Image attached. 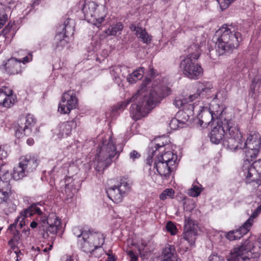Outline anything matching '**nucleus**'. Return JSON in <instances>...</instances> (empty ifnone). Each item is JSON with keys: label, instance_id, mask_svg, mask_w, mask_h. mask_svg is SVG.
Returning <instances> with one entry per match:
<instances>
[{"label": "nucleus", "instance_id": "f257e3e1", "mask_svg": "<svg viewBox=\"0 0 261 261\" xmlns=\"http://www.w3.org/2000/svg\"><path fill=\"white\" fill-rule=\"evenodd\" d=\"M150 80L146 79L143 81L141 88L138 92L132 97L125 101L119 102L114 107L116 111H123L126 106L132 101L134 102L130 108V114L134 120H139L145 116L153 108L159 99L163 97L162 93L157 91L158 87H153L148 90L147 86L150 84Z\"/></svg>", "mask_w": 261, "mask_h": 261}, {"label": "nucleus", "instance_id": "f03ea898", "mask_svg": "<svg viewBox=\"0 0 261 261\" xmlns=\"http://www.w3.org/2000/svg\"><path fill=\"white\" fill-rule=\"evenodd\" d=\"M220 124L214 127L210 133L211 141L218 144L223 140L224 146L231 150H235L237 147H241L239 144L241 133L238 124L234 120H224Z\"/></svg>", "mask_w": 261, "mask_h": 261}, {"label": "nucleus", "instance_id": "7ed1b4c3", "mask_svg": "<svg viewBox=\"0 0 261 261\" xmlns=\"http://www.w3.org/2000/svg\"><path fill=\"white\" fill-rule=\"evenodd\" d=\"M216 45L219 55L231 53L241 41V35L235 25L224 24L216 32Z\"/></svg>", "mask_w": 261, "mask_h": 261}, {"label": "nucleus", "instance_id": "20e7f679", "mask_svg": "<svg viewBox=\"0 0 261 261\" xmlns=\"http://www.w3.org/2000/svg\"><path fill=\"white\" fill-rule=\"evenodd\" d=\"M116 156L117 158L119 154L116 150L115 142L111 136L106 137L97 149V164L95 169L98 171L105 169L113 162Z\"/></svg>", "mask_w": 261, "mask_h": 261}, {"label": "nucleus", "instance_id": "39448f33", "mask_svg": "<svg viewBox=\"0 0 261 261\" xmlns=\"http://www.w3.org/2000/svg\"><path fill=\"white\" fill-rule=\"evenodd\" d=\"M85 18L99 28L106 16L105 8L93 0H86L82 8Z\"/></svg>", "mask_w": 261, "mask_h": 261}, {"label": "nucleus", "instance_id": "423d86ee", "mask_svg": "<svg viewBox=\"0 0 261 261\" xmlns=\"http://www.w3.org/2000/svg\"><path fill=\"white\" fill-rule=\"evenodd\" d=\"M249 241H245L244 244L239 248H234L230 253L228 261H256L260 253L255 251L254 248Z\"/></svg>", "mask_w": 261, "mask_h": 261}, {"label": "nucleus", "instance_id": "0eeeda50", "mask_svg": "<svg viewBox=\"0 0 261 261\" xmlns=\"http://www.w3.org/2000/svg\"><path fill=\"white\" fill-rule=\"evenodd\" d=\"M239 143L242 145V146L241 147L236 148L235 150L245 148L246 156L248 158H250L251 160L255 159L260 152L261 148V137L258 133L250 134L244 143H243L242 135H241Z\"/></svg>", "mask_w": 261, "mask_h": 261}, {"label": "nucleus", "instance_id": "6e6552de", "mask_svg": "<svg viewBox=\"0 0 261 261\" xmlns=\"http://www.w3.org/2000/svg\"><path fill=\"white\" fill-rule=\"evenodd\" d=\"M154 148L155 150H152L151 154H149L146 159V164L149 166H151L152 163L153 162L154 168L156 169L158 174L162 176L167 179L170 177L171 172L172 171V166L174 165H169L165 162L160 161L156 159H153L154 155H156L158 150H161L164 148V145H159L156 144Z\"/></svg>", "mask_w": 261, "mask_h": 261}, {"label": "nucleus", "instance_id": "1a4fd4ad", "mask_svg": "<svg viewBox=\"0 0 261 261\" xmlns=\"http://www.w3.org/2000/svg\"><path fill=\"white\" fill-rule=\"evenodd\" d=\"M180 68L183 74L191 80H197L203 73V68L197 63L196 60L190 58H185L180 64Z\"/></svg>", "mask_w": 261, "mask_h": 261}, {"label": "nucleus", "instance_id": "9d476101", "mask_svg": "<svg viewBox=\"0 0 261 261\" xmlns=\"http://www.w3.org/2000/svg\"><path fill=\"white\" fill-rule=\"evenodd\" d=\"M213 86L210 82L199 83L197 85V93L189 96L188 98H180L176 97L173 101V105L177 108H180L185 105L192 102L195 98L198 96L203 97L206 94L211 92Z\"/></svg>", "mask_w": 261, "mask_h": 261}, {"label": "nucleus", "instance_id": "9b49d317", "mask_svg": "<svg viewBox=\"0 0 261 261\" xmlns=\"http://www.w3.org/2000/svg\"><path fill=\"white\" fill-rule=\"evenodd\" d=\"M41 206L39 202L32 204L27 208L20 213L19 216L15 219V222L9 227L8 230L10 232L13 231V229L15 228L18 222H19V225L20 227L22 228L23 226L25 225V218L31 217L34 215L42 216V209L40 207Z\"/></svg>", "mask_w": 261, "mask_h": 261}, {"label": "nucleus", "instance_id": "f8f14e48", "mask_svg": "<svg viewBox=\"0 0 261 261\" xmlns=\"http://www.w3.org/2000/svg\"><path fill=\"white\" fill-rule=\"evenodd\" d=\"M77 99L74 91L69 90L64 92L59 104L58 111L62 114H69L71 111L76 108Z\"/></svg>", "mask_w": 261, "mask_h": 261}, {"label": "nucleus", "instance_id": "ddd939ff", "mask_svg": "<svg viewBox=\"0 0 261 261\" xmlns=\"http://www.w3.org/2000/svg\"><path fill=\"white\" fill-rule=\"evenodd\" d=\"M74 23L73 20L68 18L64 23L63 32H59L55 37V43L57 47H63L67 43V38L73 34Z\"/></svg>", "mask_w": 261, "mask_h": 261}, {"label": "nucleus", "instance_id": "4468645a", "mask_svg": "<svg viewBox=\"0 0 261 261\" xmlns=\"http://www.w3.org/2000/svg\"><path fill=\"white\" fill-rule=\"evenodd\" d=\"M39 221L42 223V226L47 224L48 226L42 234L44 239H47L49 237V233L55 234L61 227V222L60 220L55 215H51L46 219L45 217H42L39 216Z\"/></svg>", "mask_w": 261, "mask_h": 261}, {"label": "nucleus", "instance_id": "2eb2a0df", "mask_svg": "<svg viewBox=\"0 0 261 261\" xmlns=\"http://www.w3.org/2000/svg\"><path fill=\"white\" fill-rule=\"evenodd\" d=\"M243 171L247 179L250 182L261 183V158L254 161L252 165L245 163L243 166Z\"/></svg>", "mask_w": 261, "mask_h": 261}, {"label": "nucleus", "instance_id": "dca6fc26", "mask_svg": "<svg viewBox=\"0 0 261 261\" xmlns=\"http://www.w3.org/2000/svg\"><path fill=\"white\" fill-rule=\"evenodd\" d=\"M198 233V226L196 222L191 219L185 217L183 239L188 241L191 245L195 244Z\"/></svg>", "mask_w": 261, "mask_h": 261}, {"label": "nucleus", "instance_id": "f3484780", "mask_svg": "<svg viewBox=\"0 0 261 261\" xmlns=\"http://www.w3.org/2000/svg\"><path fill=\"white\" fill-rule=\"evenodd\" d=\"M24 120L25 122L24 123L21 122L18 124L16 130V135L19 138L23 133L24 135L29 134L31 131V127L36 123V119L34 116L31 114H28Z\"/></svg>", "mask_w": 261, "mask_h": 261}, {"label": "nucleus", "instance_id": "a211bd4d", "mask_svg": "<svg viewBox=\"0 0 261 261\" xmlns=\"http://www.w3.org/2000/svg\"><path fill=\"white\" fill-rule=\"evenodd\" d=\"M77 244L84 252L90 253L96 257L100 256V253H97L95 249L93 248L92 243L90 241L89 233H84L82 239L77 241Z\"/></svg>", "mask_w": 261, "mask_h": 261}, {"label": "nucleus", "instance_id": "6ab92c4d", "mask_svg": "<svg viewBox=\"0 0 261 261\" xmlns=\"http://www.w3.org/2000/svg\"><path fill=\"white\" fill-rule=\"evenodd\" d=\"M209 112L212 115H214L215 119L219 120V122H222L224 120H233L229 117L225 115V112L224 111V109L222 106L220 107L217 104L211 105L209 109Z\"/></svg>", "mask_w": 261, "mask_h": 261}, {"label": "nucleus", "instance_id": "aec40b11", "mask_svg": "<svg viewBox=\"0 0 261 261\" xmlns=\"http://www.w3.org/2000/svg\"><path fill=\"white\" fill-rule=\"evenodd\" d=\"M14 99L13 98L12 91H8L0 89V106L5 108H10L14 103Z\"/></svg>", "mask_w": 261, "mask_h": 261}, {"label": "nucleus", "instance_id": "412c9836", "mask_svg": "<svg viewBox=\"0 0 261 261\" xmlns=\"http://www.w3.org/2000/svg\"><path fill=\"white\" fill-rule=\"evenodd\" d=\"M90 241L93 245V248L101 250V247L104 243L105 237L102 234L98 232H89ZM102 251H101V252Z\"/></svg>", "mask_w": 261, "mask_h": 261}, {"label": "nucleus", "instance_id": "4be33fe9", "mask_svg": "<svg viewBox=\"0 0 261 261\" xmlns=\"http://www.w3.org/2000/svg\"><path fill=\"white\" fill-rule=\"evenodd\" d=\"M21 166H22L25 169H27V173L32 172L38 166L37 160L27 156H22L20 159Z\"/></svg>", "mask_w": 261, "mask_h": 261}, {"label": "nucleus", "instance_id": "5701e85b", "mask_svg": "<svg viewBox=\"0 0 261 261\" xmlns=\"http://www.w3.org/2000/svg\"><path fill=\"white\" fill-rule=\"evenodd\" d=\"M76 126V123L74 120L64 122L59 128V133L58 134L59 138L68 136L71 133L72 127Z\"/></svg>", "mask_w": 261, "mask_h": 261}, {"label": "nucleus", "instance_id": "b1692460", "mask_svg": "<svg viewBox=\"0 0 261 261\" xmlns=\"http://www.w3.org/2000/svg\"><path fill=\"white\" fill-rule=\"evenodd\" d=\"M107 193L109 198L114 203H119L121 202L123 196L116 186L111 187L107 189Z\"/></svg>", "mask_w": 261, "mask_h": 261}, {"label": "nucleus", "instance_id": "393cba45", "mask_svg": "<svg viewBox=\"0 0 261 261\" xmlns=\"http://www.w3.org/2000/svg\"><path fill=\"white\" fill-rule=\"evenodd\" d=\"M18 60L15 58H11L6 64L8 71L11 74H17L21 72V67Z\"/></svg>", "mask_w": 261, "mask_h": 261}, {"label": "nucleus", "instance_id": "a878e982", "mask_svg": "<svg viewBox=\"0 0 261 261\" xmlns=\"http://www.w3.org/2000/svg\"><path fill=\"white\" fill-rule=\"evenodd\" d=\"M155 159L160 160L162 162H165L168 163L169 165H174L177 160V155L171 151H167L162 153L160 155L156 156Z\"/></svg>", "mask_w": 261, "mask_h": 261}, {"label": "nucleus", "instance_id": "bb28decb", "mask_svg": "<svg viewBox=\"0 0 261 261\" xmlns=\"http://www.w3.org/2000/svg\"><path fill=\"white\" fill-rule=\"evenodd\" d=\"M249 95L254 99L261 95V79L259 77L254 78L253 80Z\"/></svg>", "mask_w": 261, "mask_h": 261}, {"label": "nucleus", "instance_id": "cd10ccee", "mask_svg": "<svg viewBox=\"0 0 261 261\" xmlns=\"http://www.w3.org/2000/svg\"><path fill=\"white\" fill-rule=\"evenodd\" d=\"M175 253L174 246L167 244L163 249L162 256L163 259L166 261H173Z\"/></svg>", "mask_w": 261, "mask_h": 261}, {"label": "nucleus", "instance_id": "c85d7f7f", "mask_svg": "<svg viewBox=\"0 0 261 261\" xmlns=\"http://www.w3.org/2000/svg\"><path fill=\"white\" fill-rule=\"evenodd\" d=\"M144 71V68L139 67L127 76L126 79L127 82L129 83L133 84L136 82L138 80H141L143 77Z\"/></svg>", "mask_w": 261, "mask_h": 261}, {"label": "nucleus", "instance_id": "c756f323", "mask_svg": "<svg viewBox=\"0 0 261 261\" xmlns=\"http://www.w3.org/2000/svg\"><path fill=\"white\" fill-rule=\"evenodd\" d=\"M199 117L201 118V119L199 120L200 125L202 123H204L206 125L209 124L213 120L215 119L214 115L211 114L207 108L204 109L201 113L199 114Z\"/></svg>", "mask_w": 261, "mask_h": 261}, {"label": "nucleus", "instance_id": "7c9ffc66", "mask_svg": "<svg viewBox=\"0 0 261 261\" xmlns=\"http://www.w3.org/2000/svg\"><path fill=\"white\" fill-rule=\"evenodd\" d=\"M187 52L189 54L186 58L192 59L193 60H197L200 55V49L199 45L193 44L187 48Z\"/></svg>", "mask_w": 261, "mask_h": 261}, {"label": "nucleus", "instance_id": "2f4dec72", "mask_svg": "<svg viewBox=\"0 0 261 261\" xmlns=\"http://www.w3.org/2000/svg\"><path fill=\"white\" fill-rule=\"evenodd\" d=\"M28 173L27 169H25L22 166H21L19 162L18 165L13 169L12 177L16 180L21 179L23 177L27 176Z\"/></svg>", "mask_w": 261, "mask_h": 261}, {"label": "nucleus", "instance_id": "473e14b6", "mask_svg": "<svg viewBox=\"0 0 261 261\" xmlns=\"http://www.w3.org/2000/svg\"><path fill=\"white\" fill-rule=\"evenodd\" d=\"M12 175L8 170H5L3 167L0 168V186H3L6 184L9 187H11L9 184Z\"/></svg>", "mask_w": 261, "mask_h": 261}, {"label": "nucleus", "instance_id": "72a5a7b5", "mask_svg": "<svg viewBox=\"0 0 261 261\" xmlns=\"http://www.w3.org/2000/svg\"><path fill=\"white\" fill-rule=\"evenodd\" d=\"M251 221V219L247 220L239 229L234 230L235 236L239 237L238 239H241L249 231Z\"/></svg>", "mask_w": 261, "mask_h": 261}, {"label": "nucleus", "instance_id": "f704fd0d", "mask_svg": "<svg viewBox=\"0 0 261 261\" xmlns=\"http://www.w3.org/2000/svg\"><path fill=\"white\" fill-rule=\"evenodd\" d=\"M11 193V187H9L6 184L3 186H0V204L6 201Z\"/></svg>", "mask_w": 261, "mask_h": 261}, {"label": "nucleus", "instance_id": "c9c22d12", "mask_svg": "<svg viewBox=\"0 0 261 261\" xmlns=\"http://www.w3.org/2000/svg\"><path fill=\"white\" fill-rule=\"evenodd\" d=\"M181 114L184 116V120H178L176 118L172 119L169 123L171 129H177L178 127H180L179 124L185 123V122L189 119V116L188 115H186L185 112H181Z\"/></svg>", "mask_w": 261, "mask_h": 261}, {"label": "nucleus", "instance_id": "e433bc0d", "mask_svg": "<svg viewBox=\"0 0 261 261\" xmlns=\"http://www.w3.org/2000/svg\"><path fill=\"white\" fill-rule=\"evenodd\" d=\"M123 29V25L121 23H117L114 26L110 27L106 31V33L108 35L115 36L117 34H120Z\"/></svg>", "mask_w": 261, "mask_h": 261}, {"label": "nucleus", "instance_id": "4c0bfd02", "mask_svg": "<svg viewBox=\"0 0 261 261\" xmlns=\"http://www.w3.org/2000/svg\"><path fill=\"white\" fill-rule=\"evenodd\" d=\"M123 197L130 191V186L126 179H121L119 184L116 186Z\"/></svg>", "mask_w": 261, "mask_h": 261}, {"label": "nucleus", "instance_id": "58836bf2", "mask_svg": "<svg viewBox=\"0 0 261 261\" xmlns=\"http://www.w3.org/2000/svg\"><path fill=\"white\" fill-rule=\"evenodd\" d=\"M140 31L137 33V36L139 38L141 41L146 44H148L151 42V36H150L146 31L145 29L142 28L139 29Z\"/></svg>", "mask_w": 261, "mask_h": 261}, {"label": "nucleus", "instance_id": "ea45409f", "mask_svg": "<svg viewBox=\"0 0 261 261\" xmlns=\"http://www.w3.org/2000/svg\"><path fill=\"white\" fill-rule=\"evenodd\" d=\"M18 54L19 56H25L22 59H18L20 63H22L24 64L31 61L33 59V56L31 53H27L25 50H20L18 51Z\"/></svg>", "mask_w": 261, "mask_h": 261}, {"label": "nucleus", "instance_id": "a19ab883", "mask_svg": "<svg viewBox=\"0 0 261 261\" xmlns=\"http://www.w3.org/2000/svg\"><path fill=\"white\" fill-rule=\"evenodd\" d=\"M201 186L193 184L191 189L189 190L188 195L190 196L195 197L200 195L201 192Z\"/></svg>", "mask_w": 261, "mask_h": 261}, {"label": "nucleus", "instance_id": "79ce46f5", "mask_svg": "<svg viewBox=\"0 0 261 261\" xmlns=\"http://www.w3.org/2000/svg\"><path fill=\"white\" fill-rule=\"evenodd\" d=\"M166 227L167 231L170 232L171 235L176 234L177 231L176 226L171 221H169L167 223Z\"/></svg>", "mask_w": 261, "mask_h": 261}, {"label": "nucleus", "instance_id": "37998d69", "mask_svg": "<svg viewBox=\"0 0 261 261\" xmlns=\"http://www.w3.org/2000/svg\"><path fill=\"white\" fill-rule=\"evenodd\" d=\"M174 194V191L172 189H167L162 193L160 196V199L165 200L167 197H172Z\"/></svg>", "mask_w": 261, "mask_h": 261}, {"label": "nucleus", "instance_id": "c03bdc74", "mask_svg": "<svg viewBox=\"0 0 261 261\" xmlns=\"http://www.w3.org/2000/svg\"><path fill=\"white\" fill-rule=\"evenodd\" d=\"M72 231L74 235L77 237L78 239L77 241H79L80 239H82V238H83L84 236V233H89L88 232L86 231H82L79 227H74Z\"/></svg>", "mask_w": 261, "mask_h": 261}, {"label": "nucleus", "instance_id": "a18cd8bd", "mask_svg": "<svg viewBox=\"0 0 261 261\" xmlns=\"http://www.w3.org/2000/svg\"><path fill=\"white\" fill-rule=\"evenodd\" d=\"M226 237L230 241L238 240L239 237L235 236L234 230L229 231L226 235Z\"/></svg>", "mask_w": 261, "mask_h": 261}, {"label": "nucleus", "instance_id": "49530a36", "mask_svg": "<svg viewBox=\"0 0 261 261\" xmlns=\"http://www.w3.org/2000/svg\"><path fill=\"white\" fill-rule=\"evenodd\" d=\"M2 16L0 17V29H1L5 24V22L7 19V15L4 12V10H2Z\"/></svg>", "mask_w": 261, "mask_h": 261}, {"label": "nucleus", "instance_id": "de8ad7c7", "mask_svg": "<svg viewBox=\"0 0 261 261\" xmlns=\"http://www.w3.org/2000/svg\"><path fill=\"white\" fill-rule=\"evenodd\" d=\"M140 156V153L136 150H133L129 153V157L133 160L138 159Z\"/></svg>", "mask_w": 261, "mask_h": 261}, {"label": "nucleus", "instance_id": "09e8293b", "mask_svg": "<svg viewBox=\"0 0 261 261\" xmlns=\"http://www.w3.org/2000/svg\"><path fill=\"white\" fill-rule=\"evenodd\" d=\"M127 254L130 258V261H137L138 259V257L135 254L134 252L132 250H129L127 252Z\"/></svg>", "mask_w": 261, "mask_h": 261}, {"label": "nucleus", "instance_id": "8fccbe9b", "mask_svg": "<svg viewBox=\"0 0 261 261\" xmlns=\"http://www.w3.org/2000/svg\"><path fill=\"white\" fill-rule=\"evenodd\" d=\"M130 29L132 31H135L136 34L137 35V33H138V32L140 31V30H139V29H141L142 28L137 27L135 24H132L130 26Z\"/></svg>", "mask_w": 261, "mask_h": 261}, {"label": "nucleus", "instance_id": "3c124183", "mask_svg": "<svg viewBox=\"0 0 261 261\" xmlns=\"http://www.w3.org/2000/svg\"><path fill=\"white\" fill-rule=\"evenodd\" d=\"M119 70H119V69L118 68H117V67H116V68H113V69L111 70V73L113 75H114V76L115 77V78H116V77H117V72H118V71H119Z\"/></svg>", "mask_w": 261, "mask_h": 261}, {"label": "nucleus", "instance_id": "603ef678", "mask_svg": "<svg viewBox=\"0 0 261 261\" xmlns=\"http://www.w3.org/2000/svg\"><path fill=\"white\" fill-rule=\"evenodd\" d=\"M209 261H219V257L217 255H212L209 257Z\"/></svg>", "mask_w": 261, "mask_h": 261}, {"label": "nucleus", "instance_id": "864d4df0", "mask_svg": "<svg viewBox=\"0 0 261 261\" xmlns=\"http://www.w3.org/2000/svg\"><path fill=\"white\" fill-rule=\"evenodd\" d=\"M258 215L257 214L255 213V212L254 211L252 215L249 217V218L248 220H250L251 219V223H250V227L252 226L253 224V219L255 218Z\"/></svg>", "mask_w": 261, "mask_h": 261}, {"label": "nucleus", "instance_id": "5fc2aeb1", "mask_svg": "<svg viewBox=\"0 0 261 261\" xmlns=\"http://www.w3.org/2000/svg\"><path fill=\"white\" fill-rule=\"evenodd\" d=\"M146 245V243L145 242H142L141 245L138 247V250L140 252L143 250Z\"/></svg>", "mask_w": 261, "mask_h": 261}, {"label": "nucleus", "instance_id": "6e6d98bb", "mask_svg": "<svg viewBox=\"0 0 261 261\" xmlns=\"http://www.w3.org/2000/svg\"><path fill=\"white\" fill-rule=\"evenodd\" d=\"M107 254L109 256V257H108L109 260H112V261H115V257L112 254L108 253Z\"/></svg>", "mask_w": 261, "mask_h": 261}, {"label": "nucleus", "instance_id": "4d7b16f0", "mask_svg": "<svg viewBox=\"0 0 261 261\" xmlns=\"http://www.w3.org/2000/svg\"><path fill=\"white\" fill-rule=\"evenodd\" d=\"M37 223L35 221H33V222H32L31 223V224H30V226L32 228H35L37 227Z\"/></svg>", "mask_w": 261, "mask_h": 261}, {"label": "nucleus", "instance_id": "13d9d810", "mask_svg": "<svg viewBox=\"0 0 261 261\" xmlns=\"http://www.w3.org/2000/svg\"><path fill=\"white\" fill-rule=\"evenodd\" d=\"M27 143L29 145H32L34 143V141L31 138H30V139H28L27 140Z\"/></svg>", "mask_w": 261, "mask_h": 261}, {"label": "nucleus", "instance_id": "bf43d9fd", "mask_svg": "<svg viewBox=\"0 0 261 261\" xmlns=\"http://www.w3.org/2000/svg\"><path fill=\"white\" fill-rule=\"evenodd\" d=\"M4 151L2 150L1 148H0V156H2V158L3 157H5L6 156V152H4L5 155H3Z\"/></svg>", "mask_w": 261, "mask_h": 261}, {"label": "nucleus", "instance_id": "052dcab7", "mask_svg": "<svg viewBox=\"0 0 261 261\" xmlns=\"http://www.w3.org/2000/svg\"><path fill=\"white\" fill-rule=\"evenodd\" d=\"M65 261H72V259L70 256H66L65 257Z\"/></svg>", "mask_w": 261, "mask_h": 261}, {"label": "nucleus", "instance_id": "680f3d73", "mask_svg": "<svg viewBox=\"0 0 261 261\" xmlns=\"http://www.w3.org/2000/svg\"><path fill=\"white\" fill-rule=\"evenodd\" d=\"M150 74L153 75L155 74L154 70L153 68H151L149 70Z\"/></svg>", "mask_w": 261, "mask_h": 261}, {"label": "nucleus", "instance_id": "e2e57ef3", "mask_svg": "<svg viewBox=\"0 0 261 261\" xmlns=\"http://www.w3.org/2000/svg\"><path fill=\"white\" fill-rule=\"evenodd\" d=\"M52 247V245H50L49 248H45L43 249V251L46 252H47L48 250H50Z\"/></svg>", "mask_w": 261, "mask_h": 261}, {"label": "nucleus", "instance_id": "0e129e2a", "mask_svg": "<svg viewBox=\"0 0 261 261\" xmlns=\"http://www.w3.org/2000/svg\"><path fill=\"white\" fill-rule=\"evenodd\" d=\"M256 210H257V212H260V211H261V204L259 206H258Z\"/></svg>", "mask_w": 261, "mask_h": 261}, {"label": "nucleus", "instance_id": "69168bd1", "mask_svg": "<svg viewBox=\"0 0 261 261\" xmlns=\"http://www.w3.org/2000/svg\"><path fill=\"white\" fill-rule=\"evenodd\" d=\"M68 189H69L68 185L66 184L65 185V190L66 193H67V191L68 190Z\"/></svg>", "mask_w": 261, "mask_h": 261}, {"label": "nucleus", "instance_id": "338daca9", "mask_svg": "<svg viewBox=\"0 0 261 261\" xmlns=\"http://www.w3.org/2000/svg\"><path fill=\"white\" fill-rule=\"evenodd\" d=\"M13 239H11V240L9 241L8 244H9L10 245H11V244L13 243Z\"/></svg>", "mask_w": 261, "mask_h": 261}, {"label": "nucleus", "instance_id": "774afa93", "mask_svg": "<svg viewBox=\"0 0 261 261\" xmlns=\"http://www.w3.org/2000/svg\"><path fill=\"white\" fill-rule=\"evenodd\" d=\"M246 158H247V159H246V161H245V162H247V161L248 160H249V159H250V160H251V161H252V160L253 159H252L251 160L250 158H247V156H246Z\"/></svg>", "mask_w": 261, "mask_h": 261}]
</instances>
